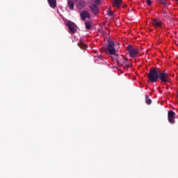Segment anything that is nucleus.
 Here are the masks:
<instances>
[{
    "label": "nucleus",
    "mask_w": 178,
    "mask_h": 178,
    "mask_svg": "<svg viewBox=\"0 0 178 178\" xmlns=\"http://www.w3.org/2000/svg\"><path fill=\"white\" fill-rule=\"evenodd\" d=\"M104 52L107 55H116L119 52L113 40H108L106 47H104Z\"/></svg>",
    "instance_id": "obj_1"
},
{
    "label": "nucleus",
    "mask_w": 178,
    "mask_h": 178,
    "mask_svg": "<svg viewBox=\"0 0 178 178\" xmlns=\"http://www.w3.org/2000/svg\"><path fill=\"white\" fill-rule=\"evenodd\" d=\"M159 72L160 70L158 68L149 70L147 78L150 83H156V81L159 80Z\"/></svg>",
    "instance_id": "obj_2"
},
{
    "label": "nucleus",
    "mask_w": 178,
    "mask_h": 178,
    "mask_svg": "<svg viewBox=\"0 0 178 178\" xmlns=\"http://www.w3.org/2000/svg\"><path fill=\"white\" fill-rule=\"evenodd\" d=\"M159 80H160L161 83H172V81H170V76H169V74L164 72H159Z\"/></svg>",
    "instance_id": "obj_3"
},
{
    "label": "nucleus",
    "mask_w": 178,
    "mask_h": 178,
    "mask_svg": "<svg viewBox=\"0 0 178 178\" xmlns=\"http://www.w3.org/2000/svg\"><path fill=\"white\" fill-rule=\"evenodd\" d=\"M127 49L131 58H136L137 55H138L139 51L138 50V49L133 48V46L131 44L128 45Z\"/></svg>",
    "instance_id": "obj_4"
},
{
    "label": "nucleus",
    "mask_w": 178,
    "mask_h": 178,
    "mask_svg": "<svg viewBox=\"0 0 178 178\" xmlns=\"http://www.w3.org/2000/svg\"><path fill=\"white\" fill-rule=\"evenodd\" d=\"M175 116H176V113H175V111H169L168 113V122L169 123H171V124H175Z\"/></svg>",
    "instance_id": "obj_5"
},
{
    "label": "nucleus",
    "mask_w": 178,
    "mask_h": 178,
    "mask_svg": "<svg viewBox=\"0 0 178 178\" xmlns=\"http://www.w3.org/2000/svg\"><path fill=\"white\" fill-rule=\"evenodd\" d=\"M67 26L70 33H72V34H74V33H76V31H77V26H76V24L72 22H67Z\"/></svg>",
    "instance_id": "obj_6"
},
{
    "label": "nucleus",
    "mask_w": 178,
    "mask_h": 178,
    "mask_svg": "<svg viewBox=\"0 0 178 178\" xmlns=\"http://www.w3.org/2000/svg\"><path fill=\"white\" fill-rule=\"evenodd\" d=\"M152 24H153L155 29H162V22L159 19H153L152 21Z\"/></svg>",
    "instance_id": "obj_7"
},
{
    "label": "nucleus",
    "mask_w": 178,
    "mask_h": 178,
    "mask_svg": "<svg viewBox=\"0 0 178 178\" xmlns=\"http://www.w3.org/2000/svg\"><path fill=\"white\" fill-rule=\"evenodd\" d=\"M90 9L93 15H98L99 11L98 10V6L96 4H92L90 6Z\"/></svg>",
    "instance_id": "obj_8"
},
{
    "label": "nucleus",
    "mask_w": 178,
    "mask_h": 178,
    "mask_svg": "<svg viewBox=\"0 0 178 178\" xmlns=\"http://www.w3.org/2000/svg\"><path fill=\"white\" fill-rule=\"evenodd\" d=\"M81 18L82 19V20H86V19H90V13L86 10H83L81 13Z\"/></svg>",
    "instance_id": "obj_9"
},
{
    "label": "nucleus",
    "mask_w": 178,
    "mask_h": 178,
    "mask_svg": "<svg viewBox=\"0 0 178 178\" xmlns=\"http://www.w3.org/2000/svg\"><path fill=\"white\" fill-rule=\"evenodd\" d=\"M49 5L51 8L53 9H55L56 8V0H47Z\"/></svg>",
    "instance_id": "obj_10"
},
{
    "label": "nucleus",
    "mask_w": 178,
    "mask_h": 178,
    "mask_svg": "<svg viewBox=\"0 0 178 178\" xmlns=\"http://www.w3.org/2000/svg\"><path fill=\"white\" fill-rule=\"evenodd\" d=\"M67 5L70 10H74V1L73 0L68 1Z\"/></svg>",
    "instance_id": "obj_11"
},
{
    "label": "nucleus",
    "mask_w": 178,
    "mask_h": 178,
    "mask_svg": "<svg viewBox=\"0 0 178 178\" xmlns=\"http://www.w3.org/2000/svg\"><path fill=\"white\" fill-rule=\"evenodd\" d=\"M113 6H115V8H120V6L122 5V3L123 1L122 0H113Z\"/></svg>",
    "instance_id": "obj_12"
},
{
    "label": "nucleus",
    "mask_w": 178,
    "mask_h": 178,
    "mask_svg": "<svg viewBox=\"0 0 178 178\" xmlns=\"http://www.w3.org/2000/svg\"><path fill=\"white\" fill-rule=\"evenodd\" d=\"M77 6L79 9H81L84 6V0H77Z\"/></svg>",
    "instance_id": "obj_13"
},
{
    "label": "nucleus",
    "mask_w": 178,
    "mask_h": 178,
    "mask_svg": "<svg viewBox=\"0 0 178 178\" xmlns=\"http://www.w3.org/2000/svg\"><path fill=\"white\" fill-rule=\"evenodd\" d=\"M145 102L147 105H151V104H152V100L149 99V96H148V95H145Z\"/></svg>",
    "instance_id": "obj_14"
},
{
    "label": "nucleus",
    "mask_w": 178,
    "mask_h": 178,
    "mask_svg": "<svg viewBox=\"0 0 178 178\" xmlns=\"http://www.w3.org/2000/svg\"><path fill=\"white\" fill-rule=\"evenodd\" d=\"M122 65H124V67H130L127 58H123Z\"/></svg>",
    "instance_id": "obj_15"
},
{
    "label": "nucleus",
    "mask_w": 178,
    "mask_h": 178,
    "mask_svg": "<svg viewBox=\"0 0 178 178\" xmlns=\"http://www.w3.org/2000/svg\"><path fill=\"white\" fill-rule=\"evenodd\" d=\"M85 24H86V29L87 30H90L91 29V24L90 23V22H86Z\"/></svg>",
    "instance_id": "obj_16"
},
{
    "label": "nucleus",
    "mask_w": 178,
    "mask_h": 178,
    "mask_svg": "<svg viewBox=\"0 0 178 178\" xmlns=\"http://www.w3.org/2000/svg\"><path fill=\"white\" fill-rule=\"evenodd\" d=\"M162 5L164 6H168V3L166 2V0H158Z\"/></svg>",
    "instance_id": "obj_17"
},
{
    "label": "nucleus",
    "mask_w": 178,
    "mask_h": 178,
    "mask_svg": "<svg viewBox=\"0 0 178 178\" xmlns=\"http://www.w3.org/2000/svg\"><path fill=\"white\" fill-rule=\"evenodd\" d=\"M107 15L110 17L113 16V13H112V10L111 8H108L107 10Z\"/></svg>",
    "instance_id": "obj_18"
},
{
    "label": "nucleus",
    "mask_w": 178,
    "mask_h": 178,
    "mask_svg": "<svg viewBox=\"0 0 178 178\" xmlns=\"http://www.w3.org/2000/svg\"><path fill=\"white\" fill-rule=\"evenodd\" d=\"M95 2L96 5H99V3H101V0H95Z\"/></svg>",
    "instance_id": "obj_19"
},
{
    "label": "nucleus",
    "mask_w": 178,
    "mask_h": 178,
    "mask_svg": "<svg viewBox=\"0 0 178 178\" xmlns=\"http://www.w3.org/2000/svg\"><path fill=\"white\" fill-rule=\"evenodd\" d=\"M147 4L151 6L152 4V2L151 1V0H147Z\"/></svg>",
    "instance_id": "obj_20"
},
{
    "label": "nucleus",
    "mask_w": 178,
    "mask_h": 178,
    "mask_svg": "<svg viewBox=\"0 0 178 178\" xmlns=\"http://www.w3.org/2000/svg\"><path fill=\"white\" fill-rule=\"evenodd\" d=\"M81 45H82V47H85V48H86V47H87L86 44H81L79 47L81 48Z\"/></svg>",
    "instance_id": "obj_21"
},
{
    "label": "nucleus",
    "mask_w": 178,
    "mask_h": 178,
    "mask_svg": "<svg viewBox=\"0 0 178 178\" xmlns=\"http://www.w3.org/2000/svg\"><path fill=\"white\" fill-rule=\"evenodd\" d=\"M98 58H99L101 60H102V55L99 56Z\"/></svg>",
    "instance_id": "obj_22"
},
{
    "label": "nucleus",
    "mask_w": 178,
    "mask_h": 178,
    "mask_svg": "<svg viewBox=\"0 0 178 178\" xmlns=\"http://www.w3.org/2000/svg\"><path fill=\"white\" fill-rule=\"evenodd\" d=\"M167 88H169V86H167Z\"/></svg>",
    "instance_id": "obj_23"
},
{
    "label": "nucleus",
    "mask_w": 178,
    "mask_h": 178,
    "mask_svg": "<svg viewBox=\"0 0 178 178\" xmlns=\"http://www.w3.org/2000/svg\"><path fill=\"white\" fill-rule=\"evenodd\" d=\"M177 1L178 2V0H177Z\"/></svg>",
    "instance_id": "obj_24"
}]
</instances>
